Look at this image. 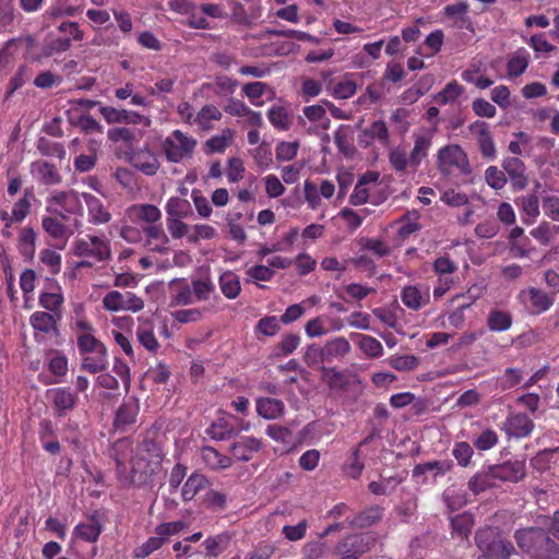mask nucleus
<instances>
[{"label": "nucleus", "mask_w": 559, "mask_h": 559, "mask_svg": "<svg viewBox=\"0 0 559 559\" xmlns=\"http://www.w3.org/2000/svg\"><path fill=\"white\" fill-rule=\"evenodd\" d=\"M103 307L110 312L131 311L138 312L144 308V301L132 292L109 290L103 297Z\"/></svg>", "instance_id": "nucleus-11"}, {"label": "nucleus", "mask_w": 559, "mask_h": 559, "mask_svg": "<svg viewBox=\"0 0 559 559\" xmlns=\"http://www.w3.org/2000/svg\"><path fill=\"white\" fill-rule=\"evenodd\" d=\"M36 245V233L32 227H24L19 237V251L23 255H33Z\"/></svg>", "instance_id": "nucleus-63"}, {"label": "nucleus", "mask_w": 559, "mask_h": 559, "mask_svg": "<svg viewBox=\"0 0 559 559\" xmlns=\"http://www.w3.org/2000/svg\"><path fill=\"white\" fill-rule=\"evenodd\" d=\"M469 4L466 1H460L452 4H447L442 9L444 17L453 21V25L459 28H471V19L468 16Z\"/></svg>", "instance_id": "nucleus-29"}, {"label": "nucleus", "mask_w": 559, "mask_h": 559, "mask_svg": "<svg viewBox=\"0 0 559 559\" xmlns=\"http://www.w3.org/2000/svg\"><path fill=\"white\" fill-rule=\"evenodd\" d=\"M490 467L496 481L519 483L526 475L525 462L521 460L507 461Z\"/></svg>", "instance_id": "nucleus-15"}, {"label": "nucleus", "mask_w": 559, "mask_h": 559, "mask_svg": "<svg viewBox=\"0 0 559 559\" xmlns=\"http://www.w3.org/2000/svg\"><path fill=\"white\" fill-rule=\"evenodd\" d=\"M474 525V520L469 513H461L451 519L452 534L466 539Z\"/></svg>", "instance_id": "nucleus-55"}, {"label": "nucleus", "mask_w": 559, "mask_h": 559, "mask_svg": "<svg viewBox=\"0 0 559 559\" xmlns=\"http://www.w3.org/2000/svg\"><path fill=\"white\" fill-rule=\"evenodd\" d=\"M167 217L187 218L192 215V207L186 198L171 197L165 205Z\"/></svg>", "instance_id": "nucleus-42"}, {"label": "nucleus", "mask_w": 559, "mask_h": 559, "mask_svg": "<svg viewBox=\"0 0 559 559\" xmlns=\"http://www.w3.org/2000/svg\"><path fill=\"white\" fill-rule=\"evenodd\" d=\"M499 442L498 433L491 429L487 428L483 430L478 436L473 439V445L478 451H489L495 448Z\"/></svg>", "instance_id": "nucleus-60"}, {"label": "nucleus", "mask_w": 559, "mask_h": 559, "mask_svg": "<svg viewBox=\"0 0 559 559\" xmlns=\"http://www.w3.org/2000/svg\"><path fill=\"white\" fill-rule=\"evenodd\" d=\"M64 302L62 289L58 284H51L50 289L41 292L38 297V304L46 312L61 314Z\"/></svg>", "instance_id": "nucleus-27"}, {"label": "nucleus", "mask_w": 559, "mask_h": 559, "mask_svg": "<svg viewBox=\"0 0 559 559\" xmlns=\"http://www.w3.org/2000/svg\"><path fill=\"white\" fill-rule=\"evenodd\" d=\"M100 115L107 121V123H131L138 124L142 121L143 116L136 111L127 109H117L111 106H102L99 108Z\"/></svg>", "instance_id": "nucleus-26"}, {"label": "nucleus", "mask_w": 559, "mask_h": 559, "mask_svg": "<svg viewBox=\"0 0 559 559\" xmlns=\"http://www.w3.org/2000/svg\"><path fill=\"white\" fill-rule=\"evenodd\" d=\"M379 173L368 170L366 171L355 186L354 193H352V205L362 204L369 198V185H376L379 180Z\"/></svg>", "instance_id": "nucleus-33"}, {"label": "nucleus", "mask_w": 559, "mask_h": 559, "mask_svg": "<svg viewBox=\"0 0 559 559\" xmlns=\"http://www.w3.org/2000/svg\"><path fill=\"white\" fill-rule=\"evenodd\" d=\"M126 214L135 224L145 223L151 225L162 219L160 210L156 205L148 203L132 204L127 209Z\"/></svg>", "instance_id": "nucleus-19"}, {"label": "nucleus", "mask_w": 559, "mask_h": 559, "mask_svg": "<svg viewBox=\"0 0 559 559\" xmlns=\"http://www.w3.org/2000/svg\"><path fill=\"white\" fill-rule=\"evenodd\" d=\"M201 459L204 465L212 471H222L231 466V457L222 454L215 448L205 445L201 448Z\"/></svg>", "instance_id": "nucleus-31"}, {"label": "nucleus", "mask_w": 559, "mask_h": 559, "mask_svg": "<svg viewBox=\"0 0 559 559\" xmlns=\"http://www.w3.org/2000/svg\"><path fill=\"white\" fill-rule=\"evenodd\" d=\"M47 399L49 400L53 416L56 418H64L70 412H72L80 402V397L69 386H57L47 390Z\"/></svg>", "instance_id": "nucleus-10"}, {"label": "nucleus", "mask_w": 559, "mask_h": 559, "mask_svg": "<svg viewBox=\"0 0 559 559\" xmlns=\"http://www.w3.org/2000/svg\"><path fill=\"white\" fill-rule=\"evenodd\" d=\"M469 131L477 135V144L483 157L486 159L496 158L497 150L488 123L476 120L469 126Z\"/></svg>", "instance_id": "nucleus-17"}, {"label": "nucleus", "mask_w": 559, "mask_h": 559, "mask_svg": "<svg viewBox=\"0 0 559 559\" xmlns=\"http://www.w3.org/2000/svg\"><path fill=\"white\" fill-rule=\"evenodd\" d=\"M67 219H62L58 215H46L41 218V227L44 231L55 240L67 241L71 234L69 227L64 224Z\"/></svg>", "instance_id": "nucleus-30"}, {"label": "nucleus", "mask_w": 559, "mask_h": 559, "mask_svg": "<svg viewBox=\"0 0 559 559\" xmlns=\"http://www.w3.org/2000/svg\"><path fill=\"white\" fill-rule=\"evenodd\" d=\"M384 513V509L380 506H369L357 513L352 520V526L367 528L378 523Z\"/></svg>", "instance_id": "nucleus-39"}, {"label": "nucleus", "mask_w": 559, "mask_h": 559, "mask_svg": "<svg viewBox=\"0 0 559 559\" xmlns=\"http://www.w3.org/2000/svg\"><path fill=\"white\" fill-rule=\"evenodd\" d=\"M257 413L265 419L280 418L285 411L284 403L278 399L259 397L255 401Z\"/></svg>", "instance_id": "nucleus-34"}, {"label": "nucleus", "mask_w": 559, "mask_h": 559, "mask_svg": "<svg viewBox=\"0 0 559 559\" xmlns=\"http://www.w3.org/2000/svg\"><path fill=\"white\" fill-rule=\"evenodd\" d=\"M234 135L235 131L230 128H226L219 135L211 136L205 142L206 153H224L228 145L231 143Z\"/></svg>", "instance_id": "nucleus-46"}, {"label": "nucleus", "mask_w": 559, "mask_h": 559, "mask_svg": "<svg viewBox=\"0 0 559 559\" xmlns=\"http://www.w3.org/2000/svg\"><path fill=\"white\" fill-rule=\"evenodd\" d=\"M164 451L160 442L154 438L146 437L136 447L134 457L143 459L145 462H154L155 466L162 468L164 461Z\"/></svg>", "instance_id": "nucleus-22"}, {"label": "nucleus", "mask_w": 559, "mask_h": 559, "mask_svg": "<svg viewBox=\"0 0 559 559\" xmlns=\"http://www.w3.org/2000/svg\"><path fill=\"white\" fill-rule=\"evenodd\" d=\"M62 430L64 433V441L68 442L74 451L83 449V437L76 421L69 419L63 425Z\"/></svg>", "instance_id": "nucleus-58"}, {"label": "nucleus", "mask_w": 559, "mask_h": 559, "mask_svg": "<svg viewBox=\"0 0 559 559\" xmlns=\"http://www.w3.org/2000/svg\"><path fill=\"white\" fill-rule=\"evenodd\" d=\"M61 314L50 313L46 311H35L29 317V324L34 331V340L38 343H46L47 341H53L55 344H59L58 338L60 337L59 322Z\"/></svg>", "instance_id": "nucleus-7"}, {"label": "nucleus", "mask_w": 559, "mask_h": 559, "mask_svg": "<svg viewBox=\"0 0 559 559\" xmlns=\"http://www.w3.org/2000/svg\"><path fill=\"white\" fill-rule=\"evenodd\" d=\"M139 343L148 352L156 353L159 343L155 336L153 324L150 321L141 323L136 329Z\"/></svg>", "instance_id": "nucleus-43"}, {"label": "nucleus", "mask_w": 559, "mask_h": 559, "mask_svg": "<svg viewBox=\"0 0 559 559\" xmlns=\"http://www.w3.org/2000/svg\"><path fill=\"white\" fill-rule=\"evenodd\" d=\"M209 479L198 472L192 473L181 489V499L185 502H189L194 499V497L203 489L209 486Z\"/></svg>", "instance_id": "nucleus-36"}, {"label": "nucleus", "mask_w": 559, "mask_h": 559, "mask_svg": "<svg viewBox=\"0 0 559 559\" xmlns=\"http://www.w3.org/2000/svg\"><path fill=\"white\" fill-rule=\"evenodd\" d=\"M73 255L82 260L76 262L75 269L92 267L96 263L105 262L111 258V248L108 239L95 235L78 237L72 245Z\"/></svg>", "instance_id": "nucleus-2"}, {"label": "nucleus", "mask_w": 559, "mask_h": 559, "mask_svg": "<svg viewBox=\"0 0 559 559\" xmlns=\"http://www.w3.org/2000/svg\"><path fill=\"white\" fill-rule=\"evenodd\" d=\"M222 111L214 105H205L197 114L194 123H197L202 130L212 129V121L222 119Z\"/></svg>", "instance_id": "nucleus-50"}, {"label": "nucleus", "mask_w": 559, "mask_h": 559, "mask_svg": "<svg viewBox=\"0 0 559 559\" xmlns=\"http://www.w3.org/2000/svg\"><path fill=\"white\" fill-rule=\"evenodd\" d=\"M230 540L231 536L227 532L209 536L202 544L205 549L203 554L207 556V559L217 558L229 547Z\"/></svg>", "instance_id": "nucleus-35"}, {"label": "nucleus", "mask_w": 559, "mask_h": 559, "mask_svg": "<svg viewBox=\"0 0 559 559\" xmlns=\"http://www.w3.org/2000/svg\"><path fill=\"white\" fill-rule=\"evenodd\" d=\"M402 302L411 310H419L430 301L428 287L417 285L405 286L401 292Z\"/></svg>", "instance_id": "nucleus-23"}, {"label": "nucleus", "mask_w": 559, "mask_h": 559, "mask_svg": "<svg viewBox=\"0 0 559 559\" xmlns=\"http://www.w3.org/2000/svg\"><path fill=\"white\" fill-rule=\"evenodd\" d=\"M376 543V537L371 532L352 534V559L367 552Z\"/></svg>", "instance_id": "nucleus-51"}, {"label": "nucleus", "mask_w": 559, "mask_h": 559, "mask_svg": "<svg viewBox=\"0 0 559 559\" xmlns=\"http://www.w3.org/2000/svg\"><path fill=\"white\" fill-rule=\"evenodd\" d=\"M475 542L486 559H523L512 543L500 538L495 528L478 530Z\"/></svg>", "instance_id": "nucleus-4"}, {"label": "nucleus", "mask_w": 559, "mask_h": 559, "mask_svg": "<svg viewBox=\"0 0 559 559\" xmlns=\"http://www.w3.org/2000/svg\"><path fill=\"white\" fill-rule=\"evenodd\" d=\"M31 171L37 181L44 186H56L62 181V176L56 165L47 160H36L32 163Z\"/></svg>", "instance_id": "nucleus-24"}, {"label": "nucleus", "mask_w": 559, "mask_h": 559, "mask_svg": "<svg viewBox=\"0 0 559 559\" xmlns=\"http://www.w3.org/2000/svg\"><path fill=\"white\" fill-rule=\"evenodd\" d=\"M187 528L188 523L185 521L164 522L155 527V534L158 535L165 544L169 536L177 535Z\"/></svg>", "instance_id": "nucleus-61"}, {"label": "nucleus", "mask_w": 559, "mask_h": 559, "mask_svg": "<svg viewBox=\"0 0 559 559\" xmlns=\"http://www.w3.org/2000/svg\"><path fill=\"white\" fill-rule=\"evenodd\" d=\"M267 85L261 81L247 83L242 86V93L248 97L253 106H262L264 104L261 97L264 95Z\"/></svg>", "instance_id": "nucleus-59"}, {"label": "nucleus", "mask_w": 559, "mask_h": 559, "mask_svg": "<svg viewBox=\"0 0 559 559\" xmlns=\"http://www.w3.org/2000/svg\"><path fill=\"white\" fill-rule=\"evenodd\" d=\"M266 435L274 441L281 442L285 450H289L294 445V435L287 427L273 424L266 428Z\"/></svg>", "instance_id": "nucleus-52"}, {"label": "nucleus", "mask_w": 559, "mask_h": 559, "mask_svg": "<svg viewBox=\"0 0 559 559\" xmlns=\"http://www.w3.org/2000/svg\"><path fill=\"white\" fill-rule=\"evenodd\" d=\"M452 455L461 467H469L473 465L474 449L466 441L455 442L452 449Z\"/></svg>", "instance_id": "nucleus-54"}, {"label": "nucleus", "mask_w": 559, "mask_h": 559, "mask_svg": "<svg viewBox=\"0 0 559 559\" xmlns=\"http://www.w3.org/2000/svg\"><path fill=\"white\" fill-rule=\"evenodd\" d=\"M530 300L536 313L547 311L554 305V298L539 288L528 289Z\"/></svg>", "instance_id": "nucleus-57"}, {"label": "nucleus", "mask_w": 559, "mask_h": 559, "mask_svg": "<svg viewBox=\"0 0 559 559\" xmlns=\"http://www.w3.org/2000/svg\"><path fill=\"white\" fill-rule=\"evenodd\" d=\"M218 285L222 294L227 299H236L241 292L239 276L233 271H225L218 277Z\"/></svg>", "instance_id": "nucleus-37"}, {"label": "nucleus", "mask_w": 559, "mask_h": 559, "mask_svg": "<svg viewBox=\"0 0 559 559\" xmlns=\"http://www.w3.org/2000/svg\"><path fill=\"white\" fill-rule=\"evenodd\" d=\"M519 547L536 559H558L559 547L547 532L539 527H528L515 532Z\"/></svg>", "instance_id": "nucleus-1"}, {"label": "nucleus", "mask_w": 559, "mask_h": 559, "mask_svg": "<svg viewBox=\"0 0 559 559\" xmlns=\"http://www.w3.org/2000/svg\"><path fill=\"white\" fill-rule=\"evenodd\" d=\"M362 251L370 252L373 257L380 259L390 255V247L381 239L360 238L358 240Z\"/></svg>", "instance_id": "nucleus-56"}, {"label": "nucleus", "mask_w": 559, "mask_h": 559, "mask_svg": "<svg viewBox=\"0 0 559 559\" xmlns=\"http://www.w3.org/2000/svg\"><path fill=\"white\" fill-rule=\"evenodd\" d=\"M453 468V463L451 461H429L425 463L417 464L413 469V476L419 477L425 475L428 472H432L433 475L443 476L444 474L451 472Z\"/></svg>", "instance_id": "nucleus-41"}, {"label": "nucleus", "mask_w": 559, "mask_h": 559, "mask_svg": "<svg viewBox=\"0 0 559 559\" xmlns=\"http://www.w3.org/2000/svg\"><path fill=\"white\" fill-rule=\"evenodd\" d=\"M322 380L330 386L331 390L337 391L347 385L349 381V374L335 368L322 367Z\"/></svg>", "instance_id": "nucleus-49"}, {"label": "nucleus", "mask_w": 559, "mask_h": 559, "mask_svg": "<svg viewBox=\"0 0 559 559\" xmlns=\"http://www.w3.org/2000/svg\"><path fill=\"white\" fill-rule=\"evenodd\" d=\"M206 433L213 440L224 441L234 437L236 431L226 419L219 418L206 429Z\"/></svg>", "instance_id": "nucleus-53"}, {"label": "nucleus", "mask_w": 559, "mask_h": 559, "mask_svg": "<svg viewBox=\"0 0 559 559\" xmlns=\"http://www.w3.org/2000/svg\"><path fill=\"white\" fill-rule=\"evenodd\" d=\"M352 341L355 342L358 347L370 357H378L383 352L382 344L372 336L364 335L360 333H352Z\"/></svg>", "instance_id": "nucleus-44"}, {"label": "nucleus", "mask_w": 559, "mask_h": 559, "mask_svg": "<svg viewBox=\"0 0 559 559\" xmlns=\"http://www.w3.org/2000/svg\"><path fill=\"white\" fill-rule=\"evenodd\" d=\"M197 144L193 136L177 129L162 141L160 148L169 163L179 164L186 158L192 157Z\"/></svg>", "instance_id": "nucleus-5"}, {"label": "nucleus", "mask_w": 559, "mask_h": 559, "mask_svg": "<svg viewBox=\"0 0 559 559\" xmlns=\"http://www.w3.org/2000/svg\"><path fill=\"white\" fill-rule=\"evenodd\" d=\"M143 235L146 237L145 245L152 247L154 251L163 253L167 250L169 239L160 221L158 223L144 226Z\"/></svg>", "instance_id": "nucleus-28"}, {"label": "nucleus", "mask_w": 559, "mask_h": 559, "mask_svg": "<svg viewBox=\"0 0 559 559\" xmlns=\"http://www.w3.org/2000/svg\"><path fill=\"white\" fill-rule=\"evenodd\" d=\"M535 425L524 413L510 414L504 421V431L509 437L522 439L528 437Z\"/></svg>", "instance_id": "nucleus-18"}, {"label": "nucleus", "mask_w": 559, "mask_h": 559, "mask_svg": "<svg viewBox=\"0 0 559 559\" xmlns=\"http://www.w3.org/2000/svg\"><path fill=\"white\" fill-rule=\"evenodd\" d=\"M57 29L67 36L50 39L45 45V53L47 56L66 52L72 47V41H82L84 39V32L76 22L63 21L57 26Z\"/></svg>", "instance_id": "nucleus-9"}, {"label": "nucleus", "mask_w": 559, "mask_h": 559, "mask_svg": "<svg viewBox=\"0 0 559 559\" xmlns=\"http://www.w3.org/2000/svg\"><path fill=\"white\" fill-rule=\"evenodd\" d=\"M139 413L140 401L136 397L130 396L123 400L115 414V427L119 430H124L127 427L134 425Z\"/></svg>", "instance_id": "nucleus-16"}, {"label": "nucleus", "mask_w": 559, "mask_h": 559, "mask_svg": "<svg viewBox=\"0 0 559 559\" xmlns=\"http://www.w3.org/2000/svg\"><path fill=\"white\" fill-rule=\"evenodd\" d=\"M267 119L278 131H287L292 126L290 116L284 106H272L267 110Z\"/></svg>", "instance_id": "nucleus-48"}, {"label": "nucleus", "mask_w": 559, "mask_h": 559, "mask_svg": "<svg viewBox=\"0 0 559 559\" xmlns=\"http://www.w3.org/2000/svg\"><path fill=\"white\" fill-rule=\"evenodd\" d=\"M414 138L415 142L409 154V160L411 167L416 170L428 155V151L431 146V136L428 134H415Z\"/></svg>", "instance_id": "nucleus-40"}, {"label": "nucleus", "mask_w": 559, "mask_h": 559, "mask_svg": "<svg viewBox=\"0 0 559 559\" xmlns=\"http://www.w3.org/2000/svg\"><path fill=\"white\" fill-rule=\"evenodd\" d=\"M502 168L514 191L526 189L528 186V177L526 166L522 159L516 156L506 157L502 162Z\"/></svg>", "instance_id": "nucleus-14"}, {"label": "nucleus", "mask_w": 559, "mask_h": 559, "mask_svg": "<svg viewBox=\"0 0 559 559\" xmlns=\"http://www.w3.org/2000/svg\"><path fill=\"white\" fill-rule=\"evenodd\" d=\"M530 64V53L525 48H519L508 58L506 68L507 76L515 79L521 76Z\"/></svg>", "instance_id": "nucleus-32"}, {"label": "nucleus", "mask_w": 559, "mask_h": 559, "mask_svg": "<svg viewBox=\"0 0 559 559\" xmlns=\"http://www.w3.org/2000/svg\"><path fill=\"white\" fill-rule=\"evenodd\" d=\"M521 206L523 213L527 218H523L525 224H532L539 215V200L535 194L524 195L521 199Z\"/></svg>", "instance_id": "nucleus-62"}, {"label": "nucleus", "mask_w": 559, "mask_h": 559, "mask_svg": "<svg viewBox=\"0 0 559 559\" xmlns=\"http://www.w3.org/2000/svg\"><path fill=\"white\" fill-rule=\"evenodd\" d=\"M262 441L253 436L240 438L230 445V453L233 457L240 462L250 461L255 453L261 451Z\"/></svg>", "instance_id": "nucleus-21"}, {"label": "nucleus", "mask_w": 559, "mask_h": 559, "mask_svg": "<svg viewBox=\"0 0 559 559\" xmlns=\"http://www.w3.org/2000/svg\"><path fill=\"white\" fill-rule=\"evenodd\" d=\"M129 162L134 168L147 176L155 175L160 166L156 154L148 148L131 152Z\"/></svg>", "instance_id": "nucleus-20"}, {"label": "nucleus", "mask_w": 559, "mask_h": 559, "mask_svg": "<svg viewBox=\"0 0 559 559\" xmlns=\"http://www.w3.org/2000/svg\"><path fill=\"white\" fill-rule=\"evenodd\" d=\"M162 472L154 462H145L143 459L132 457L130 483L135 487L152 486L155 477Z\"/></svg>", "instance_id": "nucleus-12"}, {"label": "nucleus", "mask_w": 559, "mask_h": 559, "mask_svg": "<svg viewBox=\"0 0 559 559\" xmlns=\"http://www.w3.org/2000/svg\"><path fill=\"white\" fill-rule=\"evenodd\" d=\"M438 168L445 175H467L471 166L466 153L459 145H448L438 152Z\"/></svg>", "instance_id": "nucleus-8"}, {"label": "nucleus", "mask_w": 559, "mask_h": 559, "mask_svg": "<svg viewBox=\"0 0 559 559\" xmlns=\"http://www.w3.org/2000/svg\"><path fill=\"white\" fill-rule=\"evenodd\" d=\"M389 163L395 171L404 173L411 166L409 155L404 148L396 146L389 153Z\"/></svg>", "instance_id": "nucleus-64"}, {"label": "nucleus", "mask_w": 559, "mask_h": 559, "mask_svg": "<svg viewBox=\"0 0 559 559\" xmlns=\"http://www.w3.org/2000/svg\"><path fill=\"white\" fill-rule=\"evenodd\" d=\"M465 92V87L456 80H452L435 96V100L439 105L452 104L457 100Z\"/></svg>", "instance_id": "nucleus-45"}, {"label": "nucleus", "mask_w": 559, "mask_h": 559, "mask_svg": "<svg viewBox=\"0 0 559 559\" xmlns=\"http://www.w3.org/2000/svg\"><path fill=\"white\" fill-rule=\"evenodd\" d=\"M78 350L81 357V369L92 374L107 370L109 366L106 345L95 335L78 334Z\"/></svg>", "instance_id": "nucleus-3"}, {"label": "nucleus", "mask_w": 559, "mask_h": 559, "mask_svg": "<svg viewBox=\"0 0 559 559\" xmlns=\"http://www.w3.org/2000/svg\"><path fill=\"white\" fill-rule=\"evenodd\" d=\"M46 211L68 221L72 215L82 216L83 205L76 191L56 190L46 199Z\"/></svg>", "instance_id": "nucleus-6"}, {"label": "nucleus", "mask_w": 559, "mask_h": 559, "mask_svg": "<svg viewBox=\"0 0 559 559\" xmlns=\"http://www.w3.org/2000/svg\"><path fill=\"white\" fill-rule=\"evenodd\" d=\"M82 198L87 206L90 223L94 225H102L111 219V214L105 209L99 198L88 192H83Z\"/></svg>", "instance_id": "nucleus-25"}, {"label": "nucleus", "mask_w": 559, "mask_h": 559, "mask_svg": "<svg viewBox=\"0 0 559 559\" xmlns=\"http://www.w3.org/2000/svg\"><path fill=\"white\" fill-rule=\"evenodd\" d=\"M495 486H496V479H495L493 475H491L490 466H488L487 469L476 473L468 480V487L475 493L483 492V491L487 490L488 488H491Z\"/></svg>", "instance_id": "nucleus-47"}, {"label": "nucleus", "mask_w": 559, "mask_h": 559, "mask_svg": "<svg viewBox=\"0 0 559 559\" xmlns=\"http://www.w3.org/2000/svg\"><path fill=\"white\" fill-rule=\"evenodd\" d=\"M104 530V516L94 511L85 522H80L73 528V536L86 543H96Z\"/></svg>", "instance_id": "nucleus-13"}, {"label": "nucleus", "mask_w": 559, "mask_h": 559, "mask_svg": "<svg viewBox=\"0 0 559 559\" xmlns=\"http://www.w3.org/2000/svg\"><path fill=\"white\" fill-rule=\"evenodd\" d=\"M513 323V318L510 312L500 310V309H491L486 319V324L489 331L491 332H504L508 331Z\"/></svg>", "instance_id": "nucleus-38"}]
</instances>
